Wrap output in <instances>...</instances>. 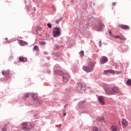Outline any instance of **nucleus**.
<instances>
[{
	"label": "nucleus",
	"mask_w": 131,
	"mask_h": 131,
	"mask_svg": "<svg viewBox=\"0 0 131 131\" xmlns=\"http://www.w3.org/2000/svg\"><path fill=\"white\" fill-rule=\"evenodd\" d=\"M34 51H36L37 52H38V51H39V49H38V46H35L34 47Z\"/></svg>",
	"instance_id": "20"
},
{
	"label": "nucleus",
	"mask_w": 131,
	"mask_h": 131,
	"mask_svg": "<svg viewBox=\"0 0 131 131\" xmlns=\"http://www.w3.org/2000/svg\"><path fill=\"white\" fill-rule=\"evenodd\" d=\"M113 6H116V3H113Z\"/></svg>",
	"instance_id": "33"
},
{
	"label": "nucleus",
	"mask_w": 131,
	"mask_h": 131,
	"mask_svg": "<svg viewBox=\"0 0 131 131\" xmlns=\"http://www.w3.org/2000/svg\"><path fill=\"white\" fill-rule=\"evenodd\" d=\"M94 67H95L94 63L90 62L88 63L87 66L83 67L82 69L85 72H92L94 69Z\"/></svg>",
	"instance_id": "1"
},
{
	"label": "nucleus",
	"mask_w": 131,
	"mask_h": 131,
	"mask_svg": "<svg viewBox=\"0 0 131 131\" xmlns=\"http://www.w3.org/2000/svg\"><path fill=\"white\" fill-rule=\"evenodd\" d=\"M112 90V94L115 95V94H117V93H119V89L117 87H113L111 88Z\"/></svg>",
	"instance_id": "8"
},
{
	"label": "nucleus",
	"mask_w": 131,
	"mask_h": 131,
	"mask_svg": "<svg viewBox=\"0 0 131 131\" xmlns=\"http://www.w3.org/2000/svg\"><path fill=\"white\" fill-rule=\"evenodd\" d=\"M23 129L24 130H30L31 127H29V124H28L27 122L23 123Z\"/></svg>",
	"instance_id": "3"
},
{
	"label": "nucleus",
	"mask_w": 131,
	"mask_h": 131,
	"mask_svg": "<svg viewBox=\"0 0 131 131\" xmlns=\"http://www.w3.org/2000/svg\"><path fill=\"white\" fill-rule=\"evenodd\" d=\"M101 63L105 64L106 62H108V58L106 56H102L100 59Z\"/></svg>",
	"instance_id": "9"
},
{
	"label": "nucleus",
	"mask_w": 131,
	"mask_h": 131,
	"mask_svg": "<svg viewBox=\"0 0 131 131\" xmlns=\"http://www.w3.org/2000/svg\"><path fill=\"white\" fill-rule=\"evenodd\" d=\"M52 8H55V6H53L52 7Z\"/></svg>",
	"instance_id": "35"
},
{
	"label": "nucleus",
	"mask_w": 131,
	"mask_h": 131,
	"mask_svg": "<svg viewBox=\"0 0 131 131\" xmlns=\"http://www.w3.org/2000/svg\"><path fill=\"white\" fill-rule=\"evenodd\" d=\"M29 96H30V95L29 94V93H26L24 96V99H26L27 98H28V97H29Z\"/></svg>",
	"instance_id": "19"
},
{
	"label": "nucleus",
	"mask_w": 131,
	"mask_h": 131,
	"mask_svg": "<svg viewBox=\"0 0 131 131\" xmlns=\"http://www.w3.org/2000/svg\"><path fill=\"white\" fill-rule=\"evenodd\" d=\"M53 34L54 37L60 36V35H61V31H60V29L58 27L54 28L53 30Z\"/></svg>",
	"instance_id": "2"
},
{
	"label": "nucleus",
	"mask_w": 131,
	"mask_h": 131,
	"mask_svg": "<svg viewBox=\"0 0 131 131\" xmlns=\"http://www.w3.org/2000/svg\"><path fill=\"white\" fill-rule=\"evenodd\" d=\"M2 74L3 75H5V76H6V75H9V74H10V70L3 71Z\"/></svg>",
	"instance_id": "17"
},
{
	"label": "nucleus",
	"mask_w": 131,
	"mask_h": 131,
	"mask_svg": "<svg viewBox=\"0 0 131 131\" xmlns=\"http://www.w3.org/2000/svg\"><path fill=\"white\" fill-rule=\"evenodd\" d=\"M40 45H41V46H45L46 45V42L45 41L41 42L40 43Z\"/></svg>",
	"instance_id": "28"
},
{
	"label": "nucleus",
	"mask_w": 131,
	"mask_h": 131,
	"mask_svg": "<svg viewBox=\"0 0 131 131\" xmlns=\"http://www.w3.org/2000/svg\"><path fill=\"white\" fill-rule=\"evenodd\" d=\"M69 78H70V76L68 74H63V82H68V80H69Z\"/></svg>",
	"instance_id": "5"
},
{
	"label": "nucleus",
	"mask_w": 131,
	"mask_h": 131,
	"mask_svg": "<svg viewBox=\"0 0 131 131\" xmlns=\"http://www.w3.org/2000/svg\"><path fill=\"white\" fill-rule=\"evenodd\" d=\"M103 118H99L98 119V120H99V121H101L102 120H103Z\"/></svg>",
	"instance_id": "31"
},
{
	"label": "nucleus",
	"mask_w": 131,
	"mask_h": 131,
	"mask_svg": "<svg viewBox=\"0 0 131 131\" xmlns=\"http://www.w3.org/2000/svg\"><path fill=\"white\" fill-rule=\"evenodd\" d=\"M113 37H114V38L118 39V38H119V36H118V35H117V36L114 35V36H113Z\"/></svg>",
	"instance_id": "30"
},
{
	"label": "nucleus",
	"mask_w": 131,
	"mask_h": 131,
	"mask_svg": "<svg viewBox=\"0 0 131 131\" xmlns=\"http://www.w3.org/2000/svg\"><path fill=\"white\" fill-rule=\"evenodd\" d=\"M18 41L20 46H25V45H28V43H27V42L24 41L22 40H18Z\"/></svg>",
	"instance_id": "14"
},
{
	"label": "nucleus",
	"mask_w": 131,
	"mask_h": 131,
	"mask_svg": "<svg viewBox=\"0 0 131 131\" xmlns=\"http://www.w3.org/2000/svg\"><path fill=\"white\" fill-rule=\"evenodd\" d=\"M63 116H66V113H63Z\"/></svg>",
	"instance_id": "34"
},
{
	"label": "nucleus",
	"mask_w": 131,
	"mask_h": 131,
	"mask_svg": "<svg viewBox=\"0 0 131 131\" xmlns=\"http://www.w3.org/2000/svg\"><path fill=\"white\" fill-rule=\"evenodd\" d=\"M119 27H120L121 28H122V29H126V30H128L129 29V27L127 25H120Z\"/></svg>",
	"instance_id": "12"
},
{
	"label": "nucleus",
	"mask_w": 131,
	"mask_h": 131,
	"mask_svg": "<svg viewBox=\"0 0 131 131\" xmlns=\"http://www.w3.org/2000/svg\"><path fill=\"white\" fill-rule=\"evenodd\" d=\"M31 97L35 100V101H38V96H37V94L35 93L31 94Z\"/></svg>",
	"instance_id": "10"
},
{
	"label": "nucleus",
	"mask_w": 131,
	"mask_h": 131,
	"mask_svg": "<svg viewBox=\"0 0 131 131\" xmlns=\"http://www.w3.org/2000/svg\"><path fill=\"white\" fill-rule=\"evenodd\" d=\"M122 126L124 128L126 127V126H127V121H126V120L124 119L122 120Z\"/></svg>",
	"instance_id": "11"
},
{
	"label": "nucleus",
	"mask_w": 131,
	"mask_h": 131,
	"mask_svg": "<svg viewBox=\"0 0 131 131\" xmlns=\"http://www.w3.org/2000/svg\"><path fill=\"white\" fill-rule=\"evenodd\" d=\"M105 92L106 94H107V95H112V91L111 88H106L105 90Z\"/></svg>",
	"instance_id": "13"
},
{
	"label": "nucleus",
	"mask_w": 131,
	"mask_h": 131,
	"mask_svg": "<svg viewBox=\"0 0 131 131\" xmlns=\"http://www.w3.org/2000/svg\"><path fill=\"white\" fill-rule=\"evenodd\" d=\"M47 26H48L49 28H52V24H47Z\"/></svg>",
	"instance_id": "29"
},
{
	"label": "nucleus",
	"mask_w": 131,
	"mask_h": 131,
	"mask_svg": "<svg viewBox=\"0 0 131 131\" xmlns=\"http://www.w3.org/2000/svg\"><path fill=\"white\" fill-rule=\"evenodd\" d=\"M111 129L112 131H117V126L113 125L111 126Z\"/></svg>",
	"instance_id": "18"
},
{
	"label": "nucleus",
	"mask_w": 131,
	"mask_h": 131,
	"mask_svg": "<svg viewBox=\"0 0 131 131\" xmlns=\"http://www.w3.org/2000/svg\"><path fill=\"white\" fill-rule=\"evenodd\" d=\"M55 55V56H56V57H61V54L60 53H56Z\"/></svg>",
	"instance_id": "27"
},
{
	"label": "nucleus",
	"mask_w": 131,
	"mask_h": 131,
	"mask_svg": "<svg viewBox=\"0 0 131 131\" xmlns=\"http://www.w3.org/2000/svg\"><path fill=\"white\" fill-rule=\"evenodd\" d=\"M108 32L109 35H110L111 36H112V37H113L114 35H113V34H112V32L111 31V30H108Z\"/></svg>",
	"instance_id": "22"
},
{
	"label": "nucleus",
	"mask_w": 131,
	"mask_h": 131,
	"mask_svg": "<svg viewBox=\"0 0 131 131\" xmlns=\"http://www.w3.org/2000/svg\"><path fill=\"white\" fill-rule=\"evenodd\" d=\"M92 130L93 131H99V129L97 128V126H94L93 127Z\"/></svg>",
	"instance_id": "23"
},
{
	"label": "nucleus",
	"mask_w": 131,
	"mask_h": 131,
	"mask_svg": "<svg viewBox=\"0 0 131 131\" xmlns=\"http://www.w3.org/2000/svg\"><path fill=\"white\" fill-rule=\"evenodd\" d=\"M126 84H127V85H131V80L130 79H128L126 81Z\"/></svg>",
	"instance_id": "21"
},
{
	"label": "nucleus",
	"mask_w": 131,
	"mask_h": 131,
	"mask_svg": "<svg viewBox=\"0 0 131 131\" xmlns=\"http://www.w3.org/2000/svg\"><path fill=\"white\" fill-rule=\"evenodd\" d=\"M62 20V18H59L58 19H56L55 20V23H56V24H59V23H60V21H61Z\"/></svg>",
	"instance_id": "24"
},
{
	"label": "nucleus",
	"mask_w": 131,
	"mask_h": 131,
	"mask_svg": "<svg viewBox=\"0 0 131 131\" xmlns=\"http://www.w3.org/2000/svg\"><path fill=\"white\" fill-rule=\"evenodd\" d=\"M19 60L20 62H26L27 61V58L24 57H19Z\"/></svg>",
	"instance_id": "16"
},
{
	"label": "nucleus",
	"mask_w": 131,
	"mask_h": 131,
	"mask_svg": "<svg viewBox=\"0 0 131 131\" xmlns=\"http://www.w3.org/2000/svg\"><path fill=\"white\" fill-rule=\"evenodd\" d=\"M3 131H7V128L5 127L4 128H2Z\"/></svg>",
	"instance_id": "32"
},
{
	"label": "nucleus",
	"mask_w": 131,
	"mask_h": 131,
	"mask_svg": "<svg viewBox=\"0 0 131 131\" xmlns=\"http://www.w3.org/2000/svg\"><path fill=\"white\" fill-rule=\"evenodd\" d=\"M119 38L120 39H122V40H125V38L122 35H119Z\"/></svg>",
	"instance_id": "25"
},
{
	"label": "nucleus",
	"mask_w": 131,
	"mask_h": 131,
	"mask_svg": "<svg viewBox=\"0 0 131 131\" xmlns=\"http://www.w3.org/2000/svg\"><path fill=\"white\" fill-rule=\"evenodd\" d=\"M115 74V71L113 70H107L103 72V75H106V74Z\"/></svg>",
	"instance_id": "6"
},
{
	"label": "nucleus",
	"mask_w": 131,
	"mask_h": 131,
	"mask_svg": "<svg viewBox=\"0 0 131 131\" xmlns=\"http://www.w3.org/2000/svg\"><path fill=\"white\" fill-rule=\"evenodd\" d=\"M105 28V25L102 23H99V30H102L103 28Z\"/></svg>",
	"instance_id": "15"
},
{
	"label": "nucleus",
	"mask_w": 131,
	"mask_h": 131,
	"mask_svg": "<svg viewBox=\"0 0 131 131\" xmlns=\"http://www.w3.org/2000/svg\"><path fill=\"white\" fill-rule=\"evenodd\" d=\"M98 101L100 105H105V98L103 96H99L98 97Z\"/></svg>",
	"instance_id": "4"
},
{
	"label": "nucleus",
	"mask_w": 131,
	"mask_h": 131,
	"mask_svg": "<svg viewBox=\"0 0 131 131\" xmlns=\"http://www.w3.org/2000/svg\"><path fill=\"white\" fill-rule=\"evenodd\" d=\"M79 54L80 55L81 57H82V56L84 55V52L82 51L80 52H79Z\"/></svg>",
	"instance_id": "26"
},
{
	"label": "nucleus",
	"mask_w": 131,
	"mask_h": 131,
	"mask_svg": "<svg viewBox=\"0 0 131 131\" xmlns=\"http://www.w3.org/2000/svg\"><path fill=\"white\" fill-rule=\"evenodd\" d=\"M83 88V85L82 84V83L81 82H78L77 83L76 89L77 91H79V92H80Z\"/></svg>",
	"instance_id": "7"
}]
</instances>
